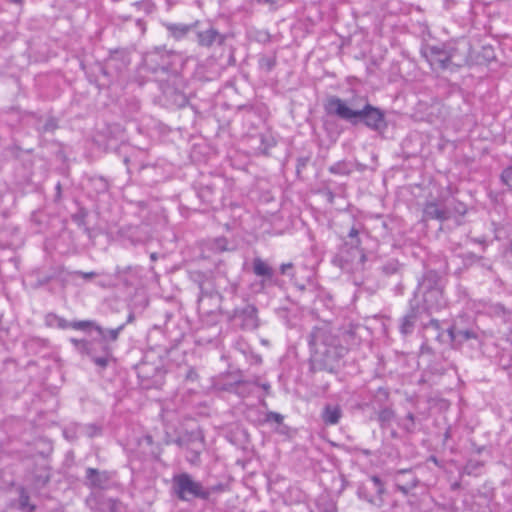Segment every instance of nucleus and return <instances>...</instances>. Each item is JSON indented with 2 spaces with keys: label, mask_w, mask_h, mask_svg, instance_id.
<instances>
[{
  "label": "nucleus",
  "mask_w": 512,
  "mask_h": 512,
  "mask_svg": "<svg viewBox=\"0 0 512 512\" xmlns=\"http://www.w3.org/2000/svg\"><path fill=\"white\" fill-rule=\"evenodd\" d=\"M306 339L311 353L310 371L335 372L347 348L341 344L331 324L321 322L313 326Z\"/></svg>",
  "instance_id": "f257e3e1"
},
{
  "label": "nucleus",
  "mask_w": 512,
  "mask_h": 512,
  "mask_svg": "<svg viewBox=\"0 0 512 512\" xmlns=\"http://www.w3.org/2000/svg\"><path fill=\"white\" fill-rule=\"evenodd\" d=\"M364 104L359 106L356 100L347 102L338 96H330L324 104L325 112L330 116L338 117L353 126L362 123L369 130L383 134L388 128L385 112L363 99Z\"/></svg>",
  "instance_id": "f03ea898"
},
{
  "label": "nucleus",
  "mask_w": 512,
  "mask_h": 512,
  "mask_svg": "<svg viewBox=\"0 0 512 512\" xmlns=\"http://www.w3.org/2000/svg\"><path fill=\"white\" fill-rule=\"evenodd\" d=\"M423 56L430 65L440 71L456 72L470 63V46H459L451 42L426 45Z\"/></svg>",
  "instance_id": "7ed1b4c3"
},
{
  "label": "nucleus",
  "mask_w": 512,
  "mask_h": 512,
  "mask_svg": "<svg viewBox=\"0 0 512 512\" xmlns=\"http://www.w3.org/2000/svg\"><path fill=\"white\" fill-rule=\"evenodd\" d=\"M144 66L159 81V77L179 74L183 67V57L176 51L156 47L145 55Z\"/></svg>",
  "instance_id": "20e7f679"
},
{
  "label": "nucleus",
  "mask_w": 512,
  "mask_h": 512,
  "mask_svg": "<svg viewBox=\"0 0 512 512\" xmlns=\"http://www.w3.org/2000/svg\"><path fill=\"white\" fill-rule=\"evenodd\" d=\"M172 491L181 501H192L193 499L208 500V491L204 485L188 474H176L172 478Z\"/></svg>",
  "instance_id": "39448f33"
},
{
  "label": "nucleus",
  "mask_w": 512,
  "mask_h": 512,
  "mask_svg": "<svg viewBox=\"0 0 512 512\" xmlns=\"http://www.w3.org/2000/svg\"><path fill=\"white\" fill-rule=\"evenodd\" d=\"M157 82L167 105L181 108L188 103L185 93L186 82L181 73L171 77H159Z\"/></svg>",
  "instance_id": "423d86ee"
},
{
  "label": "nucleus",
  "mask_w": 512,
  "mask_h": 512,
  "mask_svg": "<svg viewBox=\"0 0 512 512\" xmlns=\"http://www.w3.org/2000/svg\"><path fill=\"white\" fill-rule=\"evenodd\" d=\"M365 260L366 254L363 249L345 242L333 257L332 263L343 271L348 272L362 266Z\"/></svg>",
  "instance_id": "0eeeda50"
},
{
  "label": "nucleus",
  "mask_w": 512,
  "mask_h": 512,
  "mask_svg": "<svg viewBox=\"0 0 512 512\" xmlns=\"http://www.w3.org/2000/svg\"><path fill=\"white\" fill-rule=\"evenodd\" d=\"M85 504L91 512H127V506L120 499L108 497L100 491H91Z\"/></svg>",
  "instance_id": "6e6552de"
},
{
  "label": "nucleus",
  "mask_w": 512,
  "mask_h": 512,
  "mask_svg": "<svg viewBox=\"0 0 512 512\" xmlns=\"http://www.w3.org/2000/svg\"><path fill=\"white\" fill-rule=\"evenodd\" d=\"M194 32L197 45L205 49L221 47L228 38V34L221 33L214 25L202 24L200 21Z\"/></svg>",
  "instance_id": "1a4fd4ad"
},
{
  "label": "nucleus",
  "mask_w": 512,
  "mask_h": 512,
  "mask_svg": "<svg viewBox=\"0 0 512 512\" xmlns=\"http://www.w3.org/2000/svg\"><path fill=\"white\" fill-rule=\"evenodd\" d=\"M425 342L422 344V351L431 352L428 346L430 340H434L439 345H449L451 342V325L444 327L443 323L432 318L428 323L423 324Z\"/></svg>",
  "instance_id": "9d476101"
},
{
  "label": "nucleus",
  "mask_w": 512,
  "mask_h": 512,
  "mask_svg": "<svg viewBox=\"0 0 512 512\" xmlns=\"http://www.w3.org/2000/svg\"><path fill=\"white\" fill-rule=\"evenodd\" d=\"M384 492V483L375 475L361 482L357 488V495L360 499L378 507L383 503Z\"/></svg>",
  "instance_id": "9b49d317"
},
{
  "label": "nucleus",
  "mask_w": 512,
  "mask_h": 512,
  "mask_svg": "<svg viewBox=\"0 0 512 512\" xmlns=\"http://www.w3.org/2000/svg\"><path fill=\"white\" fill-rule=\"evenodd\" d=\"M230 319L235 326L242 330L252 331L259 326L258 310L253 304L247 303L235 308Z\"/></svg>",
  "instance_id": "f8f14e48"
},
{
  "label": "nucleus",
  "mask_w": 512,
  "mask_h": 512,
  "mask_svg": "<svg viewBox=\"0 0 512 512\" xmlns=\"http://www.w3.org/2000/svg\"><path fill=\"white\" fill-rule=\"evenodd\" d=\"M130 61L123 51H114L110 54L105 64H99V72L107 78V82H112L127 66Z\"/></svg>",
  "instance_id": "ddd939ff"
},
{
  "label": "nucleus",
  "mask_w": 512,
  "mask_h": 512,
  "mask_svg": "<svg viewBox=\"0 0 512 512\" xmlns=\"http://www.w3.org/2000/svg\"><path fill=\"white\" fill-rule=\"evenodd\" d=\"M412 300L417 302L427 315L439 312L448 305L445 292L413 293Z\"/></svg>",
  "instance_id": "4468645a"
},
{
  "label": "nucleus",
  "mask_w": 512,
  "mask_h": 512,
  "mask_svg": "<svg viewBox=\"0 0 512 512\" xmlns=\"http://www.w3.org/2000/svg\"><path fill=\"white\" fill-rule=\"evenodd\" d=\"M447 280L434 269H427L418 279L414 293L445 292Z\"/></svg>",
  "instance_id": "2eb2a0df"
},
{
  "label": "nucleus",
  "mask_w": 512,
  "mask_h": 512,
  "mask_svg": "<svg viewBox=\"0 0 512 512\" xmlns=\"http://www.w3.org/2000/svg\"><path fill=\"white\" fill-rule=\"evenodd\" d=\"M451 342L450 347L453 349H460L464 343L471 340L481 342V330L475 325L462 327L459 322L455 321L451 325Z\"/></svg>",
  "instance_id": "dca6fc26"
},
{
  "label": "nucleus",
  "mask_w": 512,
  "mask_h": 512,
  "mask_svg": "<svg viewBox=\"0 0 512 512\" xmlns=\"http://www.w3.org/2000/svg\"><path fill=\"white\" fill-rule=\"evenodd\" d=\"M115 476L116 472L114 471L99 470L88 467L85 470L84 485L93 491L108 490L112 487L111 481Z\"/></svg>",
  "instance_id": "f3484780"
},
{
  "label": "nucleus",
  "mask_w": 512,
  "mask_h": 512,
  "mask_svg": "<svg viewBox=\"0 0 512 512\" xmlns=\"http://www.w3.org/2000/svg\"><path fill=\"white\" fill-rule=\"evenodd\" d=\"M425 314V311L419 307L418 303L410 299L409 308L404 316L399 320V331L402 335L407 336L412 334L414 331L417 321L421 316Z\"/></svg>",
  "instance_id": "a211bd4d"
},
{
  "label": "nucleus",
  "mask_w": 512,
  "mask_h": 512,
  "mask_svg": "<svg viewBox=\"0 0 512 512\" xmlns=\"http://www.w3.org/2000/svg\"><path fill=\"white\" fill-rule=\"evenodd\" d=\"M93 352L95 353L93 356L91 354H85L90 358V360L101 370H104L108 367L111 362L115 361L113 356V349L108 343H99L96 340L91 341Z\"/></svg>",
  "instance_id": "6ab92c4d"
},
{
  "label": "nucleus",
  "mask_w": 512,
  "mask_h": 512,
  "mask_svg": "<svg viewBox=\"0 0 512 512\" xmlns=\"http://www.w3.org/2000/svg\"><path fill=\"white\" fill-rule=\"evenodd\" d=\"M452 218V210L450 207H445L438 201H427L423 207V221L438 220L440 222Z\"/></svg>",
  "instance_id": "aec40b11"
},
{
  "label": "nucleus",
  "mask_w": 512,
  "mask_h": 512,
  "mask_svg": "<svg viewBox=\"0 0 512 512\" xmlns=\"http://www.w3.org/2000/svg\"><path fill=\"white\" fill-rule=\"evenodd\" d=\"M252 270H253V273L258 276V277H261V281L256 284V286L258 287V289H256L255 291L257 292H261L265 289L266 287V284L269 282V283H272V280H273V277L275 275V271L274 269L267 263L265 262L262 258L260 257H255L252 261Z\"/></svg>",
  "instance_id": "412c9836"
},
{
  "label": "nucleus",
  "mask_w": 512,
  "mask_h": 512,
  "mask_svg": "<svg viewBox=\"0 0 512 512\" xmlns=\"http://www.w3.org/2000/svg\"><path fill=\"white\" fill-rule=\"evenodd\" d=\"M419 483L418 478L410 470H402L396 476L395 487L404 495H408Z\"/></svg>",
  "instance_id": "4be33fe9"
},
{
  "label": "nucleus",
  "mask_w": 512,
  "mask_h": 512,
  "mask_svg": "<svg viewBox=\"0 0 512 512\" xmlns=\"http://www.w3.org/2000/svg\"><path fill=\"white\" fill-rule=\"evenodd\" d=\"M343 416V411L338 404L327 403L321 412V420L327 426L337 425Z\"/></svg>",
  "instance_id": "5701e85b"
},
{
  "label": "nucleus",
  "mask_w": 512,
  "mask_h": 512,
  "mask_svg": "<svg viewBox=\"0 0 512 512\" xmlns=\"http://www.w3.org/2000/svg\"><path fill=\"white\" fill-rule=\"evenodd\" d=\"M164 26L171 37L176 40H181L186 37L190 31H194L199 26V21H195L191 24L165 23Z\"/></svg>",
  "instance_id": "b1692460"
},
{
  "label": "nucleus",
  "mask_w": 512,
  "mask_h": 512,
  "mask_svg": "<svg viewBox=\"0 0 512 512\" xmlns=\"http://www.w3.org/2000/svg\"><path fill=\"white\" fill-rule=\"evenodd\" d=\"M404 265L396 258H389L380 263L378 270L383 276H401L403 273Z\"/></svg>",
  "instance_id": "393cba45"
},
{
  "label": "nucleus",
  "mask_w": 512,
  "mask_h": 512,
  "mask_svg": "<svg viewBox=\"0 0 512 512\" xmlns=\"http://www.w3.org/2000/svg\"><path fill=\"white\" fill-rule=\"evenodd\" d=\"M124 327L125 324H121L116 328L106 329L97 323V325L95 326V331L101 337V339L98 342L108 343L109 345L111 342H116L119 338L120 333L123 331Z\"/></svg>",
  "instance_id": "a878e982"
},
{
  "label": "nucleus",
  "mask_w": 512,
  "mask_h": 512,
  "mask_svg": "<svg viewBox=\"0 0 512 512\" xmlns=\"http://www.w3.org/2000/svg\"><path fill=\"white\" fill-rule=\"evenodd\" d=\"M204 447L203 436H197L191 441V446L187 448L186 459L191 464H199L200 454Z\"/></svg>",
  "instance_id": "bb28decb"
},
{
  "label": "nucleus",
  "mask_w": 512,
  "mask_h": 512,
  "mask_svg": "<svg viewBox=\"0 0 512 512\" xmlns=\"http://www.w3.org/2000/svg\"><path fill=\"white\" fill-rule=\"evenodd\" d=\"M197 195L204 204L213 207L217 200L215 184L201 185L197 191Z\"/></svg>",
  "instance_id": "cd10ccee"
},
{
  "label": "nucleus",
  "mask_w": 512,
  "mask_h": 512,
  "mask_svg": "<svg viewBox=\"0 0 512 512\" xmlns=\"http://www.w3.org/2000/svg\"><path fill=\"white\" fill-rule=\"evenodd\" d=\"M395 419V412L389 406H383L379 408L377 414V420L382 429H386L390 426L391 422Z\"/></svg>",
  "instance_id": "c85d7f7f"
},
{
  "label": "nucleus",
  "mask_w": 512,
  "mask_h": 512,
  "mask_svg": "<svg viewBox=\"0 0 512 512\" xmlns=\"http://www.w3.org/2000/svg\"><path fill=\"white\" fill-rule=\"evenodd\" d=\"M354 169V165L350 161L341 160L328 168V171L334 175L349 176Z\"/></svg>",
  "instance_id": "c756f323"
},
{
  "label": "nucleus",
  "mask_w": 512,
  "mask_h": 512,
  "mask_svg": "<svg viewBox=\"0 0 512 512\" xmlns=\"http://www.w3.org/2000/svg\"><path fill=\"white\" fill-rule=\"evenodd\" d=\"M398 426L408 434L416 432V417L412 412L407 413L404 418L399 419Z\"/></svg>",
  "instance_id": "7c9ffc66"
},
{
  "label": "nucleus",
  "mask_w": 512,
  "mask_h": 512,
  "mask_svg": "<svg viewBox=\"0 0 512 512\" xmlns=\"http://www.w3.org/2000/svg\"><path fill=\"white\" fill-rule=\"evenodd\" d=\"M45 324L48 327H57L60 329H67L70 327V322L55 313H48L45 316Z\"/></svg>",
  "instance_id": "2f4dec72"
},
{
  "label": "nucleus",
  "mask_w": 512,
  "mask_h": 512,
  "mask_svg": "<svg viewBox=\"0 0 512 512\" xmlns=\"http://www.w3.org/2000/svg\"><path fill=\"white\" fill-rule=\"evenodd\" d=\"M91 188L96 194H103L109 190L108 181L102 176H94L89 179Z\"/></svg>",
  "instance_id": "473e14b6"
},
{
  "label": "nucleus",
  "mask_w": 512,
  "mask_h": 512,
  "mask_svg": "<svg viewBox=\"0 0 512 512\" xmlns=\"http://www.w3.org/2000/svg\"><path fill=\"white\" fill-rule=\"evenodd\" d=\"M264 421L266 423H276L280 428L277 430L279 433H286L288 427L283 424L284 416L278 412L269 411L265 414Z\"/></svg>",
  "instance_id": "72a5a7b5"
},
{
  "label": "nucleus",
  "mask_w": 512,
  "mask_h": 512,
  "mask_svg": "<svg viewBox=\"0 0 512 512\" xmlns=\"http://www.w3.org/2000/svg\"><path fill=\"white\" fill-rule=\"evenodd\" d=\"M92 340L86 339H76L71 338L70 342L74 345V347L78 350L82 355L91 354L92 356L95 354L91 344Z\"/></svg>",
  "instance_id": "f704fd0d"
},
{
  "label": "nucleus",
  "mask_w": 512,
  "mask_h": 512,
  "mask_svg": "<svg viewBox=\"0 0 512 512\" xmlns=\"http://www.w3.org/2000/svg\"><path fill=\"white\" fill-rule=\"evenodd\" d=\"M18 507L22 512H33L35 510V506L30 504V496L24 488H20L19 491Z\"/></svg>",
  "instance_id": "c9c22d12"
},
{
  "label": "nucleus",
  "mask_w": 512,
  "mask_h": 512,
  "mask_svg": "<svg viewBox=\"0 0 512 512\" xmlns=\"http://www.w3.org/2000/svg\"><path fill=\"white\" fill-rule=\"evenodd\" d=\"M209 249L215 253L228 251V240L225 237H218L210 241Z\"/></svg>",
  "instance_id": "e433bc0d"
},
{
  "label": "nucleus",
  "mask_w": 512,
  "mask_h": 512,
  "mask_svg": "<svg viewBox=\"0 0 512 512\" xmlns=\"http://www.w3.org/2000/svg\"><path fill=\"white\" fill-rule=\"evenodd\" d=\"M389 395V391L386 388L379 387L374 394L373 402L376 403L379 408L386 406L385 404L389 400Z\"/></svg>",
  "instance_id": "4c0bfd02"
},
{
  "label": "nucleus",
  "mask_w": 512,
  "mask_h": 512,
  "mask_svg": "<svg viewBox=\"0 0 512 512\" xmlns=\"http://www.w3.org/2000/svg\"><path fill=\"white\" fill-rule=\"evenodd\" d=\"M199 281H198V288H199V295L197 298L198 303H200L204 297H212L213 293L211 290L207 287V281H204V275L199 274Z\"/></svg>",
  "instance_id": "58836bf2"
},
{
  "label": "nucleus",
  "mask_w": 512,
  "mask_h": 512,
  "mask_svg": "<svg viewBox=\"0 0 512 512\" xmlns=\"http://www.w3.org/2000/svg\"><path fill=\"white\" fill-rule=\"evenodd\" d=\"M445 207H450V209L452 210V217L456 215L463 216L467 211V207L464 203L456 201L454 199L445 204Z\"/></svg>",
  "instance_id": "ea45409f"
},
{
  "label": "nucleus",
  "mask_w": 512,
  "mask_h": 512,
  "mask_svg": "<svg viewBox=\"0 0 512 512\" xmlns=\"http://www.w3.org/2000/svg\"><path fill=\"white\" fill-rule=\"evenodd\" d=\"M97 325V322L92 320H80V321H72L70 322V327L75 330L87 331L88 329H94Z\"/></svg>",
  "instance_id": "a19ab883"
},
{
  "label": "nucleus",
  "mask_w": 512,
  "mask_h": 512,
  "mask_svg": "<svg viewBox=\"0 0 512 512\" xmlns=\"http://www.w3.org/2000/svg\"><path fill=\"white\" fill-rule=\"evenodd\" d=\"M276 56L275 55H272V56H262L260 59H259V66L260 68L266 70L267 72H270L274 69V67L276 66Z\"/></svg>",
  "instance_id": "79ce46f5"
},
{
  "label": "nucleus",
  "mask_w": 512,
  "mask_h": 512,
  "mask_svg": "<svg viewBox=\"0 0 512 512\" xmlns=\"http://www.w3.org/2000/svg\"><path fill=\"white\" fill-rule=\"evenodd\" d=\"M87 216L88 211L85 208L80 207L78 211L71 216V219L74 223L81 227L86 225Z\"/></svg>",
  "instance_id": "37998d69"
},
{
  "label": "nucleus",
  "mask_w": 512,
  "mask_h": 512,
  "mask_svg": "<svg viewBox=\"0 0 512 512\" xmlns=\"http://www.w3.org/2000/svg\"><path fill=\"white\" fill-rule=\"evenodd\" d=\"M483 466L478 460H469L464 466L463 472L467 475H476V472Z\"/></svg>",
  "instance_id": "c03bdc74"
},
{
  "label": "nucleus",
  "mask_w": 512,
  "mask_h": 512,
  "mask_svg": "<svg viewBox=\"0 0 512 512\" xmlns=\"http://www.w3.org/2000/svg\"><path fill=\"white\" fill-rule=\"evenodd\" d=\"M501 182L512 191V165L505 168L500 175Z\"/></svg>",
  "instance_id": "a18cd8bd"
},
{
  "label": "nucleus",
  "mask_w": 512,
  "mask_h": 512,
  "mask_svg": "<svg viewBox=\"0 0 512 512\" xmlns=\"http://www.w3.org/2000/svg\"><path fill=\"white\" fill-rule=\"evenodd\" d=\"M275 145V141L273 138H267L265 136H261V146L259 149L265 155H268V149Z\"/></svg>",
  "instance_id": "49530a36"
},
{
  "label": "nucleus",
  "mask_w": 512,
  "mask_h": 512,
  "mask_svg": "<svg viewBox=\"0 0 512 512\" xmlns=\"http://www.w3.org/2000/svg\"><path fill=\"white\" fill-rule=\"evenodd\" d=\"M84 432L89 438H93L101 434V428L95 424L84 426Z\"/></svg>",
  "instance_id": "de8ad7c7"
},
{
  "label": "nucleus",
  "mask_w": 512,
  "mask_h": 512,
  "mask_svg": "<svg viewBox=\"0 0 512 512\" xmlns=\"http://www.w3.org/2000/svg\"><path fill=\"white\" fill-rule=\"evenodd\" d=\"M359 231L357 228L352 227L348 233V237L350 238V241L348 242L352 246L360 247V238H359Z\"/></svg>",
  "instance_id": "09e8293b"
},
{
  "label": "nucleus",
  "mask_w": 512,
  "mask_h": 512,
  "mask_svg": "<svg viewBox=\"0 0 512 512\" xmlns=\"http://www.w3.org/2000/svg\"><path fill=\"white\" fill-rule=\"evenodd\" d=\"M58 128V122L55 118L53 117H50L48 118L43 127H42V131L43 132H53L55 131L56 129Z\"/></svg>",
  "instance_id": "8fccbe9b"
},
{
  "label": "nucleus",
  "mask_w": 512,
  "mask_h": 512,
  "mask_svg": "<svg viewBox=\"0 0 512 512\" xmlns=\"http://www.w3.org/2000/svg\"><path fill=\"white\" fill-rule=\"evenodd\" d=\"M225 488H226V486L222 483H218L216 485L207 486V487L204 486V490L208 491V500L210 499L212 494L222 493L223 491H225Z\"/></svg>",
  "instance_id": "3c124183"
},
{
  "label": "nucleus",
  "mask_w": 512,
  "mask_h": 512,
  "mask_svg": "<svg viewBox=\"0 0 512 512\" xmlns=\"http://www.w3.org/2000/svg\"><path fill=\"white\" fill-rule=\"evenodd\" d=\"M308 162H309V158L308 157H299L297 159L296 173H297L298 177L300 176V173L302 172V170L306 168Z\"/></svg>",
  "instance_id": "603ef678"
},
{
  "label": "nucleus",
  "mask_w": 512,
  "mask_h": 512,
  "mask_svg": "<svg viewBox=\"0 0 512 512\" xmlns=\"http://www.w3.org/2000/svg\"><path fill=\"white\" fill-rule=\"evenodd\" d=\"M293 270H294V265L290 262L284 263L280 266V273L282 275H288V276L293 277L294 276Z\"/></svg>",
  "instance_id": "864d4df0"
},
{
  "label": "nucleus",
  "mask_w": 512,
  "mask_h": 512,
  "mask_svg": "<svg viewBox=\"0 0 512 512\" xmlns=\"http://www.w3.org/2000/svg\"><path fill=\"white\" fill-rule=\"evenodd\" d=\"M73 275L79 276L85 280H91L97 276V273L93 272V271H91V272L74 271Z\"/></svg>",
  "instance_id": "5fc2aeb1"
},
{
  "label": "nucleus",
  "mask_w": 512,
  "mask_h": 512,
  "mask_svg": "<svg viewBox=\"0 0 512 512\" xmlns=\"http://www.w3.org/2000/svg\"><path fill=\"white\" fill-rule=\"evenodd\" d=\"M147 445L153 444V437L151 435H145L142 439Z\"/></svg>",
  "instance_id": "6e6d98bb"
},
{
  "label": "nucleus",
  "mask_w": 512,
  "mask_h": 512,
  "mask_svg": "<svg viewBox=\"0 0 512 512\" xmlns=\"http://www.w3.org/2000/svg\"><path fill=\"white\" fill-rule=\"evenodd\" d=\"M55 189H56V198L59 199L61 197V183L60 182H58L56 184Z\"/></svg>",
  "instance_id": "4d7b16f0"
},
{
  "label": "nucleus",
  "mask_w": 512,
  "mask_h": 512,
  "mask_svg": "<svg viewBox=\"0 0 512 512\" xmlns=\"http://www.w3.org/2000/svg\"><path fill=\"white\" fill-rule=\"evenodd\" d=\"M498 312H499V315H505L506 314V309L504 308L503 305L499 304Z\"/></svg>",
  "instance_id": "13d9d810"
},
{
  "label": "nucleus",
  "mask_w": 512,
  "mask_h": 512,
  "mask_svg": "<svg viewBox=\"0 0 512 512\" xmlns=\"http://www.w3.org/2000/svg\"><path fill=\"white\" fill-rule=\"evenodd\" d=\"M151 261H156L158 259V254L156 252H153L150 254Z\"/></svg>",
  "instance_id": "bf43d9fd"
},
{
  "label": "nucleus",
  "mask_w": 512,
  "mask_h": 512,
  "mask_svg": "<svg viewBox=\"0 0 512 512\" xmlns=\"http://www.w3.org/2000/svg\"><path fill=\"white\" fill-rule=\"evenodd\" d=\"M266 392L269 391L270 389V384L269 383H263L260 385Z\"/></svg>",
  "instance_id": "052dcab7"
},
{
  "label": "nucleus",
  "mask_w": 512,
  "mask_h": 512,
  "mask_svg": "<svg viewBox=\"0 0 512 512\" xmlns=\"http://www.w3.org/2000/svg\"><path fill=\"white\" fill-rule=\"evenodd\" d=\"M451 5H454V0H446L445 1L446 8H450Z\"/></svg>",
  "instance_id": "680f3d73"
},
{
  "label": "nucleus",
  "mask_w": 512,
  "mask_h": 512,
  "mask_svg": "<svg viewBox=\"0 0 512 512\" xmlns=\"http://www.w3.org/2000/svg\"><path fill=\"white\" fill-rule=\"evenodd\" d=\"M7 1L10 3H13V4H22L24 0H7Z\"/></svg>",
  "instance_id": "e2e57ef3"
},
{
  "label": "nucleus",
  "mask_w": 512,
  "mask_h": 512,
  "mask_svg": "<svg viewBox=\"0 0 512 512\" xmlns=\"http://www.w3.org/2000/svg\"><path fill=\"white\" fill-rule=\"evenodd\" d=\"M507 252L512 255V240L509 242V245H508V248H507Z\"/></svg>",
  "instance_id": "0e129e2a"
},
{
  "label": "nucleus",
  "mask_w": 512,
  "mask_h": 512,
  "mask_svg": "<svg viewBox=\"0 0 512 512\" xmlns=\"http://www.w3.org/2000/svg\"><path fill=\"white\" fill-rule=\"evenodd\" d=\"M459 487H460V484H459V483H457V482H456V483H454V484H452V489H453V490H456V489H458Z\"/></svg>",
  "instance_id": "69168bd1"
},
{
  "label": "nucleus",
  "mask_w": 512,
  "mask_h": 512,
  "mask_svg": "<svg viewBox=\"0 0 512 512\" xmlns=\"http://www.w3.org/2000/svg\"><path fill=\"white\" fill-rule=\"evenodd\" d=\"M231 288H232V291L234 293L237 291V285L236 284H232Z\"/></svg>",
  "instance_id": "338daca9"
},
{
  "label": "nucleus",
  "mask_w": 512,
  "mask_h": 512,
  "mask_svg": "<svg viewBox=\"0 0 512 512\" xmlns=\"http://www.w3.org/2000/svg\"><path fill=\"white\" fill-rule=\"evenodd\" d=\"M137 25H139V26H142V25H143V23H142V21H141L140 19H139V20H137Z\"/></svg>",
  "instance_id": "774afa93"
}]
</instances>
